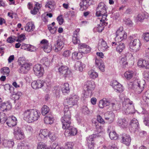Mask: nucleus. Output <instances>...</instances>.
Here are the masks:
<instances>
[{
	"mask_svg": "<svg viewBox=\"0 0 149 149\" xmlns=\"http://www.w3.org/2000/svg\"><path fill=\"white\" fill-rule=\"evenodd\" d=\"M15 138L18 140L23 139L24 138V134L23 131L14 135Z\"/></svg>",
	"mask_w": 149,
	"mask_h": 149,
	"instance_id": "nucleus-45",
	"label": "nucleus"
},
{
	"mask_svg": "<svg viewBox=\"0 0 149 149\" xmlns=\"http://www.w3.org/2000/svg\"><path fill=\"white\" fill-rule=\"evenodd\" d=\"M1 110L3 111L9 110L11 108V104L9 102H3L0 106Z\"/></svg>",
	"mask_w": 149,
	"mask_h": 149,
	"instance_id": "nucleus-27",
	"label": "nucleus"
},
{
	"mask_svg": "<svg viewBox=\"0 0 149 149\" xmlns=\"http://www.w3.org/2000/svg\"><path fill=\"white\" fill-rule=\"evenodd\" d=\"M49 108L47 106L44 105L42 107L41 112L43 115L45 116L49 112Z\"/></svg>",
	"mask_w": 149,
	"mask_h": 149,
	"instance_id": "nucleus-42",
	"label": "nucleus"
},
{
	"mask_svg": "<svg viewBox=\"0 0 149 149\" xmlns=\"http://www.w3.org/2000/svg\"><path fill=\"white\" fill-rule=\"evenodd\" d=\"M111 45L112 46H116V51L120 54L123 51L125 47V44L122 42H118L117 43L116 42H113Z\"/></svg>",
	"mask_w": 149,
	"mask_h": 149,
	"instance_id": "nucleus-17",
	"label": "nucleus"
},
{
	"mask_svg": "<svg viewBox=\"0 0 149 149\" xmlns=\"http://www.w3.org/2000/svg\"><path fill=\"white\" fill-rule=\"evenodd\" d=\"M120 62L121 64L124 67H126V65L127 64V63L126 61V59L125 57L122 58Z\"/></svg>",
	"mask_w": 149,
	"mask_h": 149,
	"instance_id": "nucleus-63",
	"label": "nucleus"
},
{
	"mask_svg": "<svg viewBox=\"0 0 149 149\" xmlns=\"http://www.w3.org/2000/svg\"><path fill=\"white\" fill-rule=\"evenodd\" d=\"M124 22L125 24L129 26H131L133 24L132 21L129 18L125 19L124 20Z\"/></svg>",
	"mask_w": 149,
	"mask_h": 149,
	"instance_id": "nucleus-53",
	"label": "nucleus"
},
{
	"mask_svg": "<svg viewBox=\"0 0 149 149\" xmlns=\"http://www.w3.org/2000/svg\"><path fill=\"white\" fill-rule=\"evenodd\" d=\"M72 41L74 44L79 43H80V40L79 37L73 36Z\"/></svg>",
	"mask_w": 149,
	"mask_h": 149,
	"instance_id": "nucleus-59",
	"label": "nucleus"
},
{
	"mask_svg": "<svg viewBox=\"0 0 149 149\" xmlns=\"http://www.w3.org/2000/svg\"><path fill=\"white\" fill-rule=\"evenodd\" d=\"M73 145V143L72 142H67L65 143V149H72Z\"/></svg>",
	"mask_w": 149,
	"mask_h": 149,
	"instance_id": "nucleus-57",
	"label": "nucleus"
},
{
	"mask_svg": "<svg viewBox=\"0 0 149 149\" xmlns=\"http://www.w3.org/2000/svg\"><path fill=\"white\" fill-rule=\"evenodd\" d=\"M63 46V42L61 39H59L57 40L56 43L54 44V49L56 52H58L61 50Z\"/></svg>",
	"mask_w": 149,
	"mask_h": 149,
	"instance_id": "nucleus-21",
	"label": "nucleus"
},
{
	"mask_svg": "<svg viewBox=\"0 0 149 149\" xmlns=\"http://www.w3.org/2000/svg\"><path fill=\"white\" fill-rule=\"evenodd\" d=\"M45 82L43 80H38L33 81L31 83L32 87L34 89L41 88L45 85Z\"/></svg>",
	"mask_w": 149,
	"mask_h": 149,
	"instance_id": "nucleus-18",
	"label": "nucleus"
},
{
	"mask_svg": "<svg viewBox=\"0 0 149 149\" xmlns=\"http://www.w3.org/2000/svg\"><path fill=\"white\" fill-rule=\"evenodd\" d=\"M65 111V115L61 118L62 128L65 129V135L66 136H74L77 133V130L74 127L70 126L71 113L69 111Z\"/></svg>",
	"mask_w": 149,
	"mask_h": 149,
	"instance_id": "nucleus-1",
	"label": "nucleus"
},
{
	"mask_svg": "<svg viewBox=\"0 0 149 149\" xmlns=\"http://www.w3.org/2000/svg\"><path fill=\"white\" fill-rule=\"evenodd\" d=\"M25 36L23 34H22L18 36V39L17 40V42H21L25 39Z\"/></svg>",
	"mask_w": 149,
	"mask_h": 149,
	"instance_id": "nucleus-61",
	"label": "nucleus"
},
{
	"mask_svg": "<svg viewBox=\"0 0 149 149\" xmlns=\"http://www.w3.org/2000/svg\"><path fill=\"white\" fill-rule=\"evenodd\" d=\"M122 109L126 115L132 114L135 112L134 107L132 101L128 98L125 99L123 102Z\"/></svg>",
	"mask_w": 149,
	"mask_h": 149,
	"instance_id": "nucleus-3",
	"label": "nucleus"
},
{
	"mask_svg": "<svg viewBox=\"0 0 149 149\" xmlns=\"http://www.w3.org/2000/svg\"><path fill=\"white\" fill-rule=\"evenodd\" d=\"M40 47L43 49L45 52H50L52 49V47L50 45L47 40L46 39L42 40L40 42Z\"/></svg>",
	"mask_w": 149,
	"mask_h": 149,
	"instance_id": "nucleus-12",
	"label": "nucleus"
},
{
	"mask_svg": "<svg viewBox=\"0 0 149 149\" xmlns=\"http://www.w3.org/2000/svg\"><path fill=\"white\" fill-rule=\"evenodd\" d=\"M79 99V97L76 95H71L68 97L66 100V105L64 109V113H65V110L66 111V112H67L68 111H69V107H72L74 105H76Z\"/></svg>",
	"mask_w": 149,
	"mask_h": 149,
	"instance_id": "nucleus-5",
	"label": "nucleus"
},
{
	"mask_svg": "<svg viewBox=\"0 0 149 149\" xmlns=\"http://www.w3.org/2000/svg\"><path fill=\"white\" fill-rule=\"evenodd\" d=\"M18 63L20 66L25 64L28 63L26 62L25 58L23 57H20L18 59Z\"/></svg>",
	"mask_w": 149,
	"mask_h": 149,
	"instance_id": "nucleus-52",
	"label": "nucleus"
},
{
	"mask_svg": "<svg viewBox=\"0 0 149 149\" xmlns=\"http://www.w3.org/2000/svg\"><path fill=\"white\" fill-rule=\"evenodd\" d=\"M75 67L76 68H78L80 71L82 72L85 67V65L79 61H78L76 63Z\"/></svg>",
	"mask_w": 149,
	"mask_h": 149,
	"instance_id": "nucleus-37",
	"label": "nucleus"
},
{
	"mask_svg": "<svg viewBox=\"0 0 149 149\" xmlns=\"http://www.w3.org/2000/svg\"><path fill=\"white\" fill-rule=\"evenodd\" d=\"M116 35L115 38L116 41L117 42L121 41L125 39L127 37V33L123 31V27H120L117 30L116 32Z\"/></svg>",
	"mask_w": 149,
	"mask_h": 149,
	"instance_id": "nucleus-7",
	"label": "nucleus"
},
{
	"mask_svg": "<svg viewBox=\"0 0 149 149\" xmlns=\"http://www.w3.org/2000/svg\"><path fill=\"white\" fill-rule=\"evenodd\" d=\"M101 16H102V18H99L100 19V23L99 24H98V26L97 27V30L98 31L100 32H101L104 29V26H106L107 24V22L105 21L107 20L106 18L107 16V14H101Z\"/></svg>",
	"mask_w": 149,
	"mask_h": 149,
	"instance_id": "nucleus-9",
	"label": "nucleus"
},
{
	"mask_svg": "<svg viewBox=\"0 0 149 149\" xmlns=\"http://www.w3.org/2000/svg\"><path fill=\"white\" fill-rule=\"evenodd\" d=\"M16 149H29V146L22 143L18 144Z\"/></svg>",
	"mask_w": 149,
	"mask_h": 149,
	"instance_id": "nucleus-48",
	"label": "nucleus"
},
{
	"mask_svg": "<svg viewBox=\"0 0 149 149\" xmlns=\"http://www.w3.org/2000/svg\"><path fill=\"white\" fill-rule=\"evenodd\" d=\"M138 65L140 67L149 69V61L140 59L138 62Z\"/></svg>",
	"mask_w": 149,
	"mask_h": 149,
	"instance_id": "nucleus-24",
	"label": "nucleus"
},
{
	"mask_svg": "<svg viewBox=\"0 0 149 149\" xmlns=\"http://www.w3.org/2000/svg\"><path fill=\"white\" fill-rule=\"evenodd\" d=\"M82 57V55L79 52L78 53L77 52H75L72 54V58L74 60L80 59Z\"/></svg>",
	"mask_w": 149,
	"mask_h": 149,
	"instance_id": "nucleus-40",
	"label": "nucleus"
},
{
	"mask_svg": "<svg viewBox=\"0 0 149 149\" xmlns=\"http://www.w3.org/2000/svg\"><path fill=\"white\" fill-rule=\"evenodd\" d=\"M139 123L138 120L135 118L132 119L130 122L129 127L130 131L134 132L139 128Z\"/></svg>",
	"mask_w": 149,
	"mask_h": 149,
	"instance_id": "nucleus-16",
	"label": "nucleus"
},
{
	"mask_svg": "<svg viewBox=\"0 0 149 149\" xmlns=\"http://www.w3.org/2000/svg\"><path fill=\"white\" fill-rule=\"evenodd\" d=\"M35 26L33 22H30L27 23L25 27V30L28 32H31L35 29Z\"/></svg>",
	"mask_w": 149,
	"mask_h": 149,
	"instance_id": "nucleus-26",
	"label": "nucleus"
},
{
	"mask_svg": "<svg viewBox=\"0 0 149 149\" xmlns=\"http://www.w3.org/2000/svg\"><path fill=\"white\" fill-rule=\"evenodd\" d=\"M40 113L36 110L29 109L25 110L22 114L24 119L31 123L37 120L40 117Z\"/></svg>",
	"mask_w": 149,
	"mask_h": 149,
	"instance_id": "nucleus-2",
	"label": "nucleus"
},
{
	"mask_svg": "<svg viewBox=\"0 0 149 149\" xmlns=\"http://www.w3.org/2000/svg\"><path fill=\"white\" fill-rule=\"evenodd\" d=\"M0 72L3 74L8 76L10 72L9 68L7 67H4L1 68L0 70Z\"/></svg>",
	"mask_w": 149,
	"mask_h": 149,
	"instance_id": "nucleus-46",
	"label": "nucleus"
},
{
	"mask_svg": "<svg viewBox=\"0 0 149 149\" xmlns=\"http://www.w3.org/2000/svg\"><path fill=\"white\" fill-rule=\"evenodd\" d=\"M147 18H149V15L148 14H144L141 13L139 14L136 17V20L137 21L141 22L142 21L144 18V16Z\"/></svg>",
	"mask_w": 149,
	"mask_h": 149,
	"instance_id": "nucleus-38",
	"label": "nucleus"
},
{
	"mask_svg": "<svg viewBox=\"0 0 149 149\" xmlns=\"http://www.w3.org/2000/svg\"><path fill=\"white\" fill-rule=\"evenodd\" d=\"M144 40L146 42L149 41V33H146L143 34Z\"/></svg>",
	"mask_w": 149,
	"mask_h": 149,
	"instance_id": "nucleus-64",
	"label": "nucleus"
},
{
	"mask_svg": "<svg viewBox=\"0 0 149 149\" xmlns=\"http://www.w3.org/2000/svg\"><path fill=\"white\" fill-rule=\"evenodd\" d=\"M107 13V7L103 3H100L98 5L96 8V15L97 16H101V14H104Z\"/></svg>",
	"mask_w": 149,
	"mask_h": 149,
	"instance_id": "nucleus-11",
	"label": "nucleus"
},
{
	"mask_svg": "<svg viewBox=\"0 0 149 149\" xmlns=\"http://www.w3.org/2000/svg\"><path fill=\"white\" fill-rule=\"evenodd\" d=\"M107 115V116L105 117V119L109 121V122L111 123L115 117L114 113L111 111H108L106 114V116Z\"/></svg>",
	"mask_w": 149,
	"mask_h": 149,
	"instance_id": "nucleus-32",
	"label": "nucleus"
},
{
	"mask_svg": "<svg viewBox=\"0 0 149 149\" xmlns=\"http://www.w3.org/2000/svg\"><path fill=\"white\" fill-rule=\"evenodd\" d=\"M47 145L44 143L40 142H39L37 145V149H47Z\"/></svg>",
	"mask_w": 149,
	"mask_h": 149,
	"instance_id": "nucleus-50",
	"label": "nucleus"
},
{
	"mask_svg": "<svg viewBox=\"0 0 149 149\" xmlns=\"http://www.w3.org/2000/svg\"><path fill=\"white\" fill-rule=\"evenodd\" d=\"M22 95V93L19 92L13 94L11 96V98L15 101L18 100Z\"/></svg>",
	"mask_w": 149,
	"mask_h": 149,
	"instance_id": "nucleus-44",
	"label": "nucleus"
},
{
	"mask_svg": "<svg viewBox=\"0 0 149 149\" xmlns=\"http://www.w3.org/2000/svg\"><path fill=\"white\" fill-rule=\"evenodd\" d=\"M3 145L5 147L10 148L14 146V143L13 140L6 139L3 141Z\"/></svg>",
	"mask_w": 149,
	"mask_h": 149,
	"instance_id": "nucleus-29",
	"label": "nucleus"
},
{
	"mask_svg": "<svg viewBox=\"0 0 149 149\" xmlns=\"http://www.w3.org/2000/svg\"><path fill=\"white\" fill-rule=\"evenodd\" d=\"M90 0H83L79 4L80 10L83 11L88 8L89 6Z\"/></svg>",
	"mask_w": 149,
	"mask_h": 149,
	"instance_id": "nucleus-25",
	"label": "nucleus"
},
{
	"mask_svg": "<svg viewBox=\"0 0 149 149\" xmlns=\"http://www.w3.org/2000/svg\"><path fill=\"white\" fill-rule=\"evenodd\" d=\"M48 29L50 32L53 34L55 33L56 31V28L55 27H52V25H48Z\"/></svg>",
	"mask_w": 149,
	"mask_h": 149,
	"instance_id": "nucleus-56",
	"label": "nucleus"
},
{
	"mask_svg": "<svg viewBox=\"0 0 149 149\" xmlns=\"http://www.w3.org/2000/svg\"><path fill=\"white\" fill-rule=\"evenodd\" d=\"M145 82L144 80L140 81L139 79L135 80L133 82H130V88L135 89L138 93H140L143 90L145 86Z\"/></svg>",
	"mask_w": 149,
	"mask_h": 149,
	"instance_id": "nucleus-4",
	"label": "nucleus"
},
{
	"mask_svg": "<svg viewBox=\"0 0 149 149\" xmlns=\"http://www.w3.org/2000/svg\"><path fill=\"white\" fill-rule=\"evenodd\" d=\"M61 90L64 94H67L70 92L69 85L68 83H65L61 86Z\"/></svg>",
	"mask_w": 149,
	"mask_h": 149,
	"instance_id": "nucleus-33",
	"label": "nucleus"
},
{
	"mask_svg": "<svg viewBox=\"0 0 149 149\" xmlns=\"http://www.w3.org/2000/svg\"><path fill=\"white\" fill-rule=\"evenodd\" d=\"M88 74L90 78L92 79H95L98 76V74L93 70H90L88 72Z\"/></svg>",
	"mask_w": 149,
	"mask_h": 149,
	"instance_id": "nucleus-39",
	"label": "nucleus"
},
{
	"mask_svg": "<svg viewBox=\"0 0 149 149\" xmlns=\"http://www.w3.org/2000/svg\"><path fill=\"white\" fill-rule=\"evenodd\" d=\"M20 66L19 72L22 73H26L30 68V65L28 63H26L24 65Z\"/></svg>",
	"mask_w": 149,
	"mask_h": 149,
	"instance_id": "nucleus-31",
	"label": "nucleus"
},
{
	"mask_svg": "<svg viewBox=\"0 0 149 149\" xmlns=\"http://www.w3.org/2000/svg\"><path fill=\"white\" fill-rule=\"evenodd\" d=\"M71 52L69 50H66L62 54V56L64 57L68 58L70 55Z\"/></svg>",
	"mask_w": 149,
	"mask_h": 149,
	"instance_id": "nucleus-62",
	"label": "nucleus"
},
{
	"mask_svg": "<svg viewBox=\"0 0 149 149\" xmlns=\"http://www.w3.org/2000/svg\"><path fill=\"white\" fill-rule=\"evenodd\" d=\"M54 119L53 117L52 116H47L44 118V121L46 124H51L54 122Z\"/></svg>",
	"mask_w": 149,
	"mask_h": 149,
	"instance_id": "nucleus-34",
	"label": "nucleus"
},
{
	"mask_svg": "<svg viewBox=\"0 0 149 149\" xmlns=\"http://www.w3.org/2000/svg\"><path fill=\"white\" fill-rule=\"evenodd\" d=\"M97 137L96 134H93L89 136L86 138V143L89 149H93L95 143L94 139Z\"/></svg>",
	"mask_w": 149,
	"mask_h": 149,
	"instance_id": "nucleus-10",
	"label": "nucleus"
},
{
	"mask_svg": "<svg viewBox=\"0 0 149 149\" xmlns=\"http://www.w3.org/2000/svg\"><path fill=\"white\" fill-rule=\"evenodd\" d=\"M33 70L35 74L39 77L42 76L44 74V68L40 64L35 65L33 68Z\"/></svg>",
	"mask_w": 149,
	"mask_h": 149,
	"instance_id": "nucleus-14",
	"label": "nucleus"
},
{
	"mask_svg": "<svg viewBox=\"0 0 149 149\" xmlns=\"http://www.w3.org/2000/svg\"><path fill=\"white\" fill-rule=\"evenodd\" d=\"M144 97H145V102L149 105V90H148L145 92L143 95Z\"/></svg>",
	"mask_w": 149,
	"mask_h": 149,
	"instance_id": "nucleus-49",
	"label": "nucleus"
},
{
	"mask_svg": "<svg viewBox=\"0 0 149 149\" xmlns=\"http://www.w3.org/2000/svg\"><path fill=\"white\" fill-rule=\"evenodd\" d=\"M91 50V48L88 45L87 47H85L83 50H80V52L81 53L83 54L87 53L90 52Z\"/></svg>",
	"mask_w": 149,
	"mask_h": 149,
	"instance_id": "nucleus-51",
	"label": "nucleus"
},
{
	"mask_svg": "<svg viewBox=\"0 0 149 149\" xmlns=\"http://www.w3.org/2000/svg\"><path fill=\"white\" fill-rule=\"evenodd\" d=\"M22 131H23L20 128L17 126L15 127L14 128V135H15Z\"/></svg>",
	"mask_w": 149,
	"mask_h": 149,
	"instance_id": "nucleus-60",
	"label": "nucleus"
},
{
	"mask_svg": "<svg viewBox=\"0 0 149 149\" xmlns=\"http://www.w3.org/2000/svg\"><path fill=\"white\" fill-rule=\"evenodd\" d=\"M141 44L140 40L137 39L131 40L129 46L130 50L133 52H136L141 48Z\"/></svg>",
	"mask_w": 149,
	"mask_h": 149,
	"instance_id": "nucleus-6",
	"label": "nucleus"
},
{
	"mask_svg": "<svg viewBox=\"0 0 149 149\" xmlns=\"http://www.w3.org/2000/svg\"><path fill=\"white\" fill-rule=\"evenodd\" d=\"M117 123L119 126L123 128L126 127L127 125V122L124 118L118 119Z\"/></svg>",
	"mask_w": 149,
	"mask_h": 149,
	"instance_id": "nucleus-35",
	"label": "nucleus"
},
{
	"mask_svg": "<svg viewBox=\"0 0 149 149\" xmlns=\"http://www.w3.org/2000/svg\"><path fill=\"white\" fill-rule=\"evenodd\" d=\"M121 138V141L123 143L127 146L130 145L131 141V138L129 135L126 134H123Z\"/></svg>",
	"mask_w": 149,
	"mask_h": 149,
	"instance_id": "nucleus-23",
	"label": "nucleus"
},
{
	"mask_svg": "<svg viewBox=\"0 0 149 149\" xmlns=\"http://www.w3.org/2000/svg\"><path fill=\"white\" fill-rule=\"evenodd\" d=\"M50 133V131L47 129H41L40 131L37 138L39 141H41L45 139H47Z\"/></svg>",
	"mask_w": 149,
	"mask_h": 149,
	"instance_id": "nucleus-13",
	"label": "nucleus"
},
{
	"mask_svg": "<svg viewBox=\"0 0 149 149\" xmlns=\"http://www.w3.org/2000/svg\"><path fill=\"white\" fill-rule=\"evenodd\" d=\"M103 148L104 149H119L117 146L115 144L109 145L107 147L104 146Z\"/></svg>",
	"mask_w": 149,
	"mask_h": 149,
	"instance_id": "nucleus-54",
	"label": "nucleus"
},
{
	"mask_svg": "<svg viewBox=\"0 0 149 149\" xmlns=\"http://www.w3.org/2000/svg\"><path fill=\"white\" fill-rule=\"evenodd\" d=\"M7 117L6 115L3 112L0 113V123L3 124L6 121H7Z\"/></svg>",
	"mask_w": 149,
	"mask_h": 149,
	"instance_id": "nucleus-43",
	"label": "nucleus"
},
{
	"mask_svg": "<svg viewBox=\"0 0 149 149\" xmlns=\"http://www.w3.org/2000/svg\"><path fill=\"white\" fill-rule=\"evenodd\" d=\"M95 64L98 67L101 71L104 72V71L105 66L101 60H99L96 58Z\"/></svg>",
	"mask_w": 149,
	"mask_h": 149,
	"instance_id": "nucleus-28",
	"label": "nucleus"
},
{
	"mask_svg": "<svg viewBox=\"0 0 149 149\" xmlns=\"http://www.w3.org/2000/svg\"><path fill=\"white\" fill-rule=\"evenodd\" d=\"M55 3L53 1H48L45 5V7L48 9L49 12L54 10L55 8Z\"/></svg>",
	"mask_w": 149,
	"mask_h": 149,
	"instance_id": "nucleus-30",
	"label": "nucleus"
},
{
	"mask_svg": "<svg viewBox=\"0 0 149 149\" xmlns=\"http://www.w3.org/2000/svg\"><path fill=\"white\" fill-rule=\"evenodd\" d=\"M82 112L85 115H88L89 114L90 111L88 108L85 106L83 107L82 108Z\"/></svg>",
	"mask_w": 149,
	"mask_h": 149,
	"instance_id": "nucleus-58",
	"label": "nucleus"
},
{
	"mask_svg": "<svg viewBox=\"0 0 149 149\" xmlns=\"http://www.w3.org/2000/svg\"><path fill=\"white\" fill-rule=\"evenodd\" d=\"M17 123V119L15 117L12 116L7 118L6 124L9 127H13L16 125Z\"/></svg>",
	"mask_w": 149,
	"mask_h": 149,
	"instance_id": "nucleus-19",
	"label": "nucleus"
},
{
	"mask_svg": "<svg viewBox=\"0 0 149 149\" xmlns=\"http://www.w3.org/2000/svg\"><path fill=\"white\" fill-rule=\"evenodd\" d=\"M110 138L112 140H116L117 139L118 136L115 131L110 132L109 134Z\"/></svg>",
	"mask_w": 149,
	"mask_h": 149,
	"instance_id": "nucleus-47",
	"label": "nucleus"
},
{
	"mask_svg": "<svg viewBox=\"0 0 149 149\" xmlns=\"http://www.w3.org/2000/svg\"><path fill=\"white\" fill-rule=\"evenodd\" d=\"M40 62L46 67H48L50 65V60L46 57L42 58L40 61Z\"/></svg>",
	"mask_w": 149,
	"mask_h": 149,
	"instance_id": "nucleus-41",
	"label": "nucleus"
},
{
	"mask_svg": "<svg viewBox=\"0 0 149 149\" xmlns=\"http://www.w3.org/2000/svg\"><path fill=\"white\" fill-rule=\"evenodd\" d=\"M48 137H49L50 139L52 141H54L57 138V136L55 134L51 132H50Z\"/></svg>",
	"mask_w": 149,
	"mask_h": 149,
	"instance_id": "nucleus-55",
	"label": "nucleus"
},
{
	"mask_svg": "<svg viewBox=\"0 0 149 149\" xmlns=\"http://www.w3.org/2000/svg\"><path fill=\"white\" fill-rule=\"evenodd\" d=\"M109 48L106 42L103 40H102L99 44L98 49L100 51L102 52L107 51Z\"/></svg>",
	"mask_w": 149,
	"mask_h": 149,
	"instance_id": "nucleus-22",
	"label": "nucleus"
},
{
	"mask_svg": "<svg viewBox=\"0 0 149 149\" xmlns=\"http://www.w3.org/2000/svg\"><path fill=\"white\" fill-rule=\"evenodd\" d=\"M125 78L127 80L132 79L134 76V72L131 70H128L126 71L124 74Z\"/></svg>",
	"mask_w": 149,
	"mask_h": 149,
	"instance_id": "nucleus-36",
	"label": "nucleus"
},
{
	"mask_svg": "<svg viewBox=\"0 0 149 149\" xmlns=\"http://www.w3.org/2000/svg\"><path fill=\"white\" fill-rule=\"evenodd\" d=\"M95 86V82L93 81H87L85 83L84 88L86 90V92L88 93V96H91L92 95V91L94 90Z\"/></svg>",
	"mask_w": 149,
	"mask_h": 149,
	"instance_id": "nucleus-8",
	"label": "nucleus"
},
{
	"mask_svg": "<svg viewBox=\"0 0 149 149\" xmlns=\"http://www.w3.org/2000/svg\"><path fill=\"white\" fill-rule=\"evenodd\" d=\"M111 85L117 92L120 93L123 91L122 85L116 81H113Z\"/></svg>",
	"mask_w": 149,
	"mask_h": 149,
	"instance_id": "nucleus-20",
	"label": "nucleus"
},
{
	"mask_svg": "<svg viewBox=\"0 0 149 149\" xmlns=\"http://www.w3.org/2000/svg\"><path fill=\"white\" fill-rule=\"evenodd\" d=\"M58 70L60 74L63 75L65 77H67L71 73L70 70L66 65H61L59 68Z\"/></svg>",
	"mask_w": 149,
	"mask_h": 149,
	"instance_id": "nucleus-15",
	"label": "nucleus"
}]
</instances>
